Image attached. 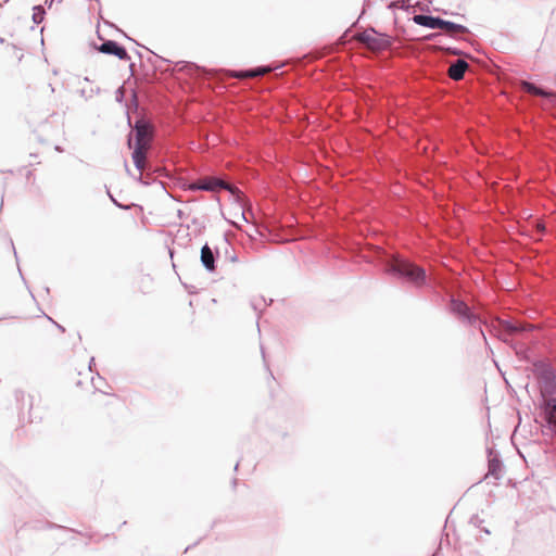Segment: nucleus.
<instances>
[{
    "mask_svg": "<svg viewBox=\"0 0 556 556\" xmlns=\"http://www.w3.org/2000/svg\"><path fill=\"white\" fill-rule=\"evenodd\" d=\"M536 229H538L539 231H541V232H542V231H544V230H545V226H544V224L538 223V224H536Z\"/></svg>",
    "mask_w": 556,
    "mask_h": 556,
    "instance_id": "6ab92c4d",
    "label": "nucleus"
},
{
    "mask_svg": "<svg viewBox=\"0 0 556 556\" xmlns=\"http://www.w3.org/2000/svg\"><path fill=\"white\" fill-rule=\"evenodd\" d=\"M103 400H104V401H103V404H104L105 406H108V405H111V404H112V400H113V397H111V396H109V395H104V396H103Z\"/></svg>",
    "mask_w": 556,
    "mask_h": 556,
    "instance_id": "a211bd4d",
    "label": "nucleus"
},
{
    "mask_svg": "<svg viewBox=\"0 0 556 556\" xmlns=\"http://www.w3.org/2000/svg\"><path fill=\"white\" fill-rule=\"evenodd\" d=\"M452 311L458 316L465 317L469 323L472 321L475 316L469 312V307L466 303L457 300H453L451 303Z\"/></svg>",
    "mask_w": 556,
    "mask_h": 556,
    "instance_id": "f8f14e48",
    "label": "nucleus"
},
{
    "mask_svg": "<svg viewBox=\"0 0 556 556\" xmlns=\"http://www.w3.org/2000/svg\"><path fill=\"white\" fill-rule=\"evenodd\" d=\"M152 129L143 122H137L135 126V144L141 147H151Z\"/></svg>",
    "mask_w": 556,
    "mask_h": 556,
    "instance_id": "20e7f679",
    "label": "nucleus"
},
{
    "mask_svg": "<svg viewBox=\"0 0 556 556\" xmlns=\"http://www.w3.org/2000/svg\"><path fill=\"white\" fill-rule=\"evenodd\" d=\"M523 88L530 92V93H533V94H538V96H546L547 93L544 92L543 90L539 89L538 87H535L534 85L530 84V83H523Z\"/></svg>",
    "mask_w": 556,
    "mask_h": 556,
    "instance_id": "f3484780",
    "label": "nucleus"
},
{
    "mask_svg": "<svg viewBox=\"0 0 556 556\" xmlns=\"http://www.w3.org/2000/svg\"><path fill=\"white\" fill-rule=\"evenodd\" d=\"M543 412L548 426L554 432H556V397L544 400Z\"/></svg>",
    "mask_w": 556,
    "mask_h": 556,
    "instance_id": "423d86ee",
    "label": "nucleus"
},
{
    "mask_svg": "<svg viewBox=\"0 0 556 556\" xmlns=\"http://www.w3.org/2000/svg\"><path fill=\"white\" fill-rule=\"evenodd\" d=\"M356 39L372 51H381L391 46L390 37L378 34L375 30L358 34Z\"/></svg>",
    "mask_w": 556,
    "mask_h": 556,
    "instance_id": "7ed1b4c3",
    "label": "nucleus"
},
{
    "mask_svg": "<svg viewBox=\"0 0 556 556\" xmlns=\"http://www.w3.org/2000/svg\"><path fill=\"white\" fill-rule=\"evenodd\" d=\"M149 149L150 147L134 146L132 161L140 173L146 169Z\"/></svg>",
    "mask_w": 556,
    "mask_h": 556,
    "instance_id": "0eeeda50",
    "label": "nucleus"
},
{
    "mask_svg": "<svg viewBox=\"0 0 556 556\" xmlns=\"http://www.w3.org/2000/svg\"><path fill=\"white\" fill-rule=\"evenodd\" d=\"M98 50L105 54H113L119 60H128L129 55L124 47H121L115 41L109 40L103 42Z\"/></svg>",
    "mask_w": 556,
    "mask_h": 556,
    "instance_id": "39448f33",
    "label": "nucleus"
},
{
    "mask_svg": "<svg viewBox=\"0 0 556 556\" xmlns=\"http://www.w3.org/2000/svg\"><path fill=\"white\" fill-rule=\"evenodd\" d=\"M192 188L201 189V190L214 191V190H217L219 188L227 189L228 185L225 184L222 180H218V179L206 178V179L200 180L198 184H194L192 186Z\"/></svg>",
    "mask_w": 556,
    "mask_h": 556,
    "instance_id": "6e6552de",
    "label": "nucleus"
},
{
    "mask_svg": "<svg viewBox=\"0 0 556 556\" xmlns=\"http://www.w3.org/2000/svg\"><path fill=\"white\" fill-rule=\"evenodd\" d=\"M45 9L41 5H37L33 10V21L36 24H40L45 18Z\"/></svg>",
    "mask_w": 556,
    "mask_h": 556,
    "instance_id": "dca6fc26",
    "label": "nucleus"
},
{
    "mask_svg": "<svg viewBox=\"0 0 556 556\" xmlns=\"http://www.w3.org/2000/svg\"><path fill=\"white\" fill-rule=\"evenodd\" d=\"M439 28L444 29L450 35L467 33V28L460 24H455L448 21H441Z\"/></svg>",
    "mask_w": 556,
    "mask_h": 556,
    "instance_id": "ddd939ff",
    "label": "nucleus"
},
{
    "mask_svg": "<svg viewBox=\"0 0 556 556\" xmlns=\"http://www.w3.org/2000/svg\"><path fill=\"white\" fill-rule=\"evenodd\" d=\"M23 402H27L28 407H31V399L30 397H23Z\"/></svg>",
    "mask_w": 556,
    "mask_h": 556,
    "instance_id": "aec40b11",
    "label": "nucleus"
},
{
    "mask_svg": "<svg viewBox=\"0 0 556 556\" xmlns=\"http://www.w3.org/2000/svg\"><path fill=\"white\" fill-rule=\"evenodd\" d=\"M201 262L207 270L213 271L215 269L214 253L207 244L201 249Z\"/></svg>",
    "mask_w": 556,
    "mask_h": 556,
    "instance_id": "9b49d317",
    "label": "nucleus"
},
{
    "mask_svg": "<svg viewBox=\"0 0 556 556\" xmlns=\"http://www.w3.org/2000/svg\"><path fill=\"white\" fill-rule=\"evenodd\" d=\"M503 327L505 330L509 331L510 333L523 331L527 328L526 326H523L519 323H510V321H505Z\"/></svg>",
    "mask_w": 556,
    "mask_h": 556,
    "instance_id": "2eb2a0df",
    "label": "nucleus"
},
{
    "mask_svg": "<svg viewBox=\"0 0 556 556\" xmlns=\"http://www.w3.org/2000/svg\"><path fill=\"white\" fill-rule=\"evenodd\" d=\"M468 68L467 62L464 60H457L454 64L448 67L447 74L454 80H459L464 77L466 70Z\"/></svg>",
    "mask_w": 556,
    "mask_h": 556,
    "instance_id": "9d476101",
    "label": "nucleus"
},
{
    "mask_svg": "<svg viewBox=\"0 0 556 556\" xmlns=\"http://www.w3.org/2000/svg\"><path fill=\"white\" fill-rule=\"evenodd\" d=\"M534 368L542 396L544 400L552 397L551 395L556 392V379L554 371L549 365L544 363L535 364Z\"/></svg>",
    "mask_w": 556,
    "mask_h": 556,
    "instance_id": "f03ea898",
    "label": "nucleus"
},
{
    "mask_svg": "<svg viewBox=\"0 0 556 556\" xmlns=\"http://www.w3.org/2000/svg\"><path fill=\"white\" fill-rule=\"evenodd\" d=\"M413 21L420 26L429 27V28H439L441 26L442 18L433 17L430 15H414Z\"/></svg>",
    "mask_w": 556,
    "mask_h": 556,
    "instance_id": "1a4fd4ad",
    "label": "nucleus"
},
{
    "mask_svg": "<svg viewBox=\"0 0 556 556\" xmlns=\"http://www.w3.org/2000/svg\"><path fill=\"white\" fill-rule=\"evenodd\" d=\"M386 271L405 278L416 286H421L426 280V273L422 268L399 257H393L387 263Z\"/></svg>",
    "mask_w": 556,
    "mask_h": 556,
    "instance_id": "f257e3e1",
    "label": "nucleus"
},
{
    "mask_svg": "<svg viewBox=\"0 0 556 556\" xmlns=\"http://www.w3.org/2000/svg\"><path fill=\"white\" fill-rule=\"evenodd\" d=\"M269 72H270L269 67H262V68L255 70V71L241 72L237 75V77H239V78L256 77V76L265 75Z\"/></svg>",
    "mask_w": 556,
    "mask_h": 556,
    "instance_id": "4468645a",
    "label": "nucleus"
}]
</instances>
